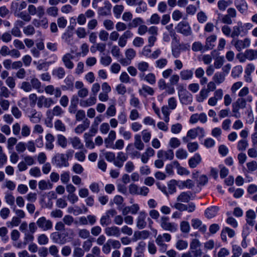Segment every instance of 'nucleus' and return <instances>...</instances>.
<instances>
[{
  "label": "nucleus",
  "mask_w": 257,
  "mask_h": 257,
  "mask_svg": "<svg viewBox=\"0 0 257 257\" xmlns=\"http://www.w3.org/2000/svg\"><path fill=\"white\" fill-rule=\"evenodd\" d=\"M178 95L180 102L185 105L189 104L192 101V97L182 85H180L177 87Z\"/></svg>",
  "instance_id": "f257e3e1"
},
{
  "label": "nucleus",
  "mask_w": 257,
  "mask_h": 257,
  "mask_svg": "<svg viewBox=\"0 0 257 257\" xmlns=\"http://www.w3.org/2000/svg\"><path fill=\"white\" fill-rule=\"evenodd\" d=\"M52 163L58 168L67 167L69 165L68 160L64 154L57 153L52 159Z\"/></svg>",
  "instance_id": "f03ea898"
},
{
  "label": "nucleus",
  "mask_w": 257,
  "mask_h": 257,
  "mask_svg": "<svg viewBox=\"0 0 257 257\" xmlns=\"http://www.w3.org/2000/svg\"><path fill=\"white\" fill-rule=\"evenodd\" d=\"M161 227L165 230L171 232H175L178 228V225L174 222L170 221L169 218L167 216H162L160 220Z\"/></svg>",
  "instance_id": "7ed1b4c3"
},
{
  "label": "nucleus",
  "mask_w": 257,
  "mask_h": 257,
  "mask_svg": "<svg viewBox=\"0 0 257 257\" xmlns=\"http://www.w3.org/2000/svg\"><path fill=\"white\" fill-rule=\"evenodd\" d=\"M246 103L245 99L244 98H238L235 102L232 103V112L234 113L233 116L235 118H239L240 114L239 113L240 109H244L246 107Z\"/></svg>",
  "instance_id": "20e7f679"
},
{
  "label": "nucleus",
  "mask_w": 257,
  "mask_h": 257,
  "mask_svg": "<svg viewBox=\"0 0 257 257\" xmlns=\"http://www.w3.org/2000/svg\"><path fill=\"white\" fill-rule=\"evenodd\" d=\"M117 214L114 209H110L106 211L100 218V224L102 226H107L111 223V217Z\"/></svg>",
  "instance_id": "39448f33"
},
{
  "label": "nucleus",
  "mask_w": 257,
  "mask_h": 257,
  "mask_svg": "<svg viewBox=\"0 0 257 257\" xmlns=\"http://www.w3.org/2000/svg\"><path fill=\"white\" fill-rule=\"evenodd\" d=\"M55 104V101L51 97H46L44 95H41L38 98L37 105L39 108L43 107L46 108H50L52 105Z\"/></svg>",
  "instance_id": "423d86ee"
},
{
  "label": "nucleus",
  "mask_w": 257,
  "mask_h": 257,
  "mask_svg": "<svg viewBox=\"0 0 257 257\" xmlns=\"http://www.w3.org/2000/svg\"><path fill=\"white\" fill-rule=\"evenodd\" d=\"M36 224L39 228L43 231L50 230L53 227L52 222L50 220L47 219L44 216L41 217L37 219Z\"/></svg>",
  "instance_id": "0eeeda50"
},
{
  "label": "nucleus",
  "mask_w": 257,
  "mask_h": 257,
  "mask_svg": "<svg viewBox=\"0 0 257 257\" xmlns=\"http://www.w3.org/2000/svg\"><path fill=\"white\" fill-rule=\"evenodd\" d=\"M147 217V214L144 211H140L138 213V215L136 219V226L139 229L145 228L147 225L146 218Z\"/></svg>",
  "instance_id": "6e6552de"
},
{
  "label": "nucleus",
  "mask_w": 257,
  "mask_h": 257,
  "mask_svg": "<svg viewBox=\"0 0 257 257\" xmlns=\"http://www.w3.org/2000/svg\"><path fill=\"white\" fill-rule=\"evenodd\" d=\"M231 44L235 47L238 51H240L242 49L249 46L250 41L248 38H245L243 40H233L231 41Z\"/></svg>",
  "instance_id": "1a4fd4ad"
},
{
  "label": "nucleus",
  "mask_w": 257,
  "mask_h": 257,
  "mask_svg": "<svg viewBox=\"0 0 257 257\" xmlns=\"http://www.w3.org/2000/svg\"><path fill=\"white\" fill-rule=\"evenodd\" d=\"M64 111L59 105L55 106L52 109H48L46 111V115L50 119L54 116H61Z\"/></svg>",
  "instance_id": "9d476101"
},
{
  "label": "nucleus",
  "mask_w": 257,
  "mask_h": 257,
  "mask_svg": "<svg viewBox=\"0 0 257 257\" xmlns=\"http://www.w3.org/2000/svg\"><path fill=\"white\" fill-rule=\"evenodd\" d=\"M44 91L47 94L49 95H54L56 98L60 97L62 94V92L60 88H55L52 85L46 86L44 88Z\"/></svg>",
  "instance_id": "9b49d317"
},
{
  "label": "nucleus",
  "mask_w": 257,
  "mask_h": 257,
  "mask_svg": "<svg viewBox=\"0 0 257 257\" xmlns=\"http://www.w3.org/2000/svg\"><path fill=\"white\" fill-rule=\"evenodd\" d=\"M104 232L108 236H115L118 237L120 235L119 228L114 225L106 227L104 229Z\"/></svg>",
  "instance_id": "f8f14e48"
},
{
  "label": "nucleus",
  "mask_w": 257,
  "mask_h": 257,
  "mask_svg": "<svg viewBox=\"0 0 257 257\" xmlns=\"http://www.w3.org/2000/svg\"><path fill=\"white\" fill-rule=\"evenodd\" d=\"M157 157L163 161L166 160H171L174 158V152L172 150H168L166 151L160 150L157 153Z\"/></svg>",
  "instance_id": "ddd939ff"
},
{
  "label": "nucleus",
  "mask_w": 257,
  "mask_h": 257,
  "mask_svg": "<svg viewBox=\"0 0 257 257\" xmlns=\"http://www.w3.org/2000/svg\"><path fill=\"white\" fill-rule=\"evenodd\" d=\"M191 225L194 229H198L203 233H204L206 231V225L202 224V221L198 219H192L191 220Z\"/></svg>",
  "instance_id": "4468645a"
},
{
  "label": "nucleus",
  "mask_w": 257,
  "mask_h": 257,
  "mask_svg": "<svg viewBox=\"0 0 257 257\" xmlns=\"http://www.w3.org/2000/svg\"><path fill=\"white\" fill-rule=\"evenodd\" d=\"M74 58V56L70 53H66L65 54L62 60L64 64V66L69 69H72L74 67V64L71 61V60Z\"/></svg>",
  "instance_id": "2eb2a0df"
},
{
  "label": "nucleus",
  "mask_w": 257,
  "mask_h": 257,
  "mask_svg": "<svg viewBox=\"0 0 257 257\" xmlns=\"http://www.w3.org/2000/svg\"><path fill=\"white\" fill-rule=\"evenodd\" d=\"M178 29L180 33L185 35L187 36L191 33V29L189 24L185 21L180 22L178 25Z\"/></svg>",
  "instance_id": "dca6fc26"
},
{
  "label": "nucleus",
  "mask_w": 257,
  "mask_h": 257,
  "mask_svg": "<svg viewBox=\"0 0 257 257\" xmlns=\"http://www.w3.org/2000/svg\"><path fill=\"white\" fill-rule=\"evenodd\" d=\"M127 157L123 152H119L117 153L116 160L114 161V165L118 167L121 168L123 166V163L127 160Z\"/></svg>",
  "instance_id": "f3484780"
},
{
  "label": "nucleus",
  "mask_w": 257,
  "mask_h": 257,
  "mask_svg": "<svg viewBox=\"0 0 257 257\" xmlns=\"http://www.w3.org/2000/svg\"><path fill=\"white\" fill-rule=\"evenodd\" d=\"M140 77L142 80H144L152 85L154 84L156 81V76L153 73H149L147 75L145 73H140Z\"/></svg>",
  "instance_id": "a211bd4d"
},
{
  "label": "nucleus",
  "mask_w": 257,
  "mask_h": 257,
  "mask_svg": "<svg viewBox=\"0 0 257 257\" xmlns=\"http://www.w3.org/2000/svg\"><path fill=\"white\" fill-rule=\"evenodd\" d=\"M201 162L200 155L196 153L193 157H191L188 161V164L190 168H194L197 167Z\"/></svg>",
  "instance_id": "6ab92c4d"
},
{
  "label": "nucleus",
  "mask_w": 257,
  "mask_h": 257,
  "mask_svg": "<svg viewBox=\"0 0 257 257\" xmlns=\"http://www.w3.org/2000/svg\"><path fill=\"white\" fill-rule=\"evenodd\" d=\"M96 102V97L94 95H90V97L85 100H82L80 102L81 106L86 107L95 104Z\"/></svg>",
  "instance_id": "aec40b11"
},
{
  "label": "nucleus",
  "mask_w": 257,
  "mask_h": 257,
  "mask_svg": "<svg viewBox=\"0 0 257 257\" xmlns=\"http://www.w3.org/2000/svg\"><path fill=\"white\" fill-rule=\"evenodd\" d=\"M146 246V243L144 241H141L136 247V252L135 253L134 257H145L144 250Z\"/></svg>",
  "instance_id": "412c9836"
},
{
  "label": "nucleus",
  "mask_w": 257,
  "mask_h": 257,
  "mask_svg": "<svg viewBox=\"0 0 257 257\" xmlns=\"http://www.w3.org/2000/svg\"><path fill=\"white\" fill-rule=\"evenodd\" d=\"M256 215L253 210L250 209L246 212V222L250 226H253L255 223Z\"/></svg>",
  "instance_id": "4be33fe9"
},
{
  "label": "nucleus",
  "mask_w": 257,
  "mask_h": 257,
  "mask_svg": "<svg viewBox=\"0 0 257 257\" xmlns=\"http://www.w3.org/2000/svg\"><path fill=\"white\" fill-rule=\"evenodd\" d=\"M90 123V120L87 118H85L82 124L76 126L75 128V132L76 134H81L89 127Z\"/></svg>",
  "instance_id": "5701e85b"
},
{
  "label": "nucleus",
  "mask_w": 257,
  "mask_h": 257,
  "mask_svg": "<svg viewBox=\"0 0 257 257\" xmlns=\"http://www.w3.org/2000/svg\"><path fill=\"white\" fill-rule=\"evenodd\" d=\"M235 4L237 9L242 14L247 10V5L244 0H235Z\"/></svg>",
  "instance_id": "b1692460"
},
{
  "label": "nucleus",
  "mask_w": 257,
  "mask_h": 257,
  "mask_svg": "<svg viewBox=\"0 0 257 257\" xmlns=\"http://www.w3.org/2000/svg\"><path fill=\"white\" fill-rule=\"evenodd\" d=\"M72 147L76 149H82L83 148V144L81 143L80 139L77 137H74L69 139Z\"/></svg>",
  "instance_id": "393cba45"
},
{
  "label": "nucleus",
  "mask_w": 257,
  "mask_h": 257,
  "mask_svg": "<svg viewBox=\"0 0 257 257\" xmlns=\"http://www.w3.org/2000/svg\"><path fill=\"white\" fill-rule=\"evenodd\" d=\"M45 139L46 141V148L49 150H52L54 147L53 142L55 140V138L54 136L50 133L47 134L45 136Z\"/></svg>",
  "instance_id": "a878e982"
},
{
  "label": "nucleus",
  "mask_w": 257,
  "mask_h": 257,
  "mask_svg": "<svg viewBox=\"0 0 257 257\" xmlns=\"http://www.w3.org/2000/svg\"><path fill=\"white\" fill-rule=\"evenodd\" d=\"M174 167L177 169V173L180 175H188L190 174V172L186 168L181 167L178 161L173 162Z\"/></svg>",
  "instance_id": "bb28decb"
},
{
  "label": "nucleus",
  "mask_w": 257,
  "mask_h": 257,
  "mask_svg": "<svg viewBox=\"0 0 257 257\" xmlns=\"http://www.w3.org/2000/svg\"><path fill=\"white\" fill-rule=\"evenodd\" d=\"M48 21L46 17H38L33 21V24L37 27H47Z\"/></svg>",
  "instance_id": "cd10ccee"
},
{
  "label": "nucleus",
  "mask_w": 257,
  "mask_h": 257,
  "mask_svg": "<svg viewBox=\"0 0 257 257\" xmlns=\"http://www.w3.org/2000/svg\"><path fill=\"white\" fill-rule=\"evenodd\" d=\"M30 121L34 123H38L40 121L42 118L41 112L33 110L31 111V115H29Z\"/></svg>",
  "instance_id": "c85d7f7f"
},
{
  "label": "nucleus",
  "mask_w": 257,
  "mask_h": 257,
  "mask_svg": "<svg viewBox=\"0 0 257 257\" xmlns=\"http://www.w3.org/2000/svg\"><path fill=\"white\" fill-rule=\"evenodd\" d=\"M218 210V207L215 206L208 208L205 211L206 217L208 218H213L216 215Z\"/></svg>",
  "instance_id": "c756f323"
},
{
  "label": "nucleus",
  "mask_w": 257,
  "mask_h": 257,
  "mask_svg": "<svg viewBox=\"0 0 257 257\" xmlns=\"http://www.w3.org/2000/svg\"><path fill=\"white\" fill-rule=\"evenodd\" d=\"M180 75L182 80H187L192 78L193 72V70L189 69L183 70L180 72Z\"/></svg>",
  "instance_id": "7c9ffc66"
},
{
  "label": "nucleus",
  "mask_w": 257,
  "mask_h": 257,
  "mask_svg": "<svg viewBox=\"0 0 257 257\" xmlns=\"http://www.w3.org/2000/svg\"><path fill=\"white\" fill-rule=\"evenodd\" d=\"M134 146L138 150L141 151L144 149L145 145L142 141L141 137L140 135H136L135 136Z\"/></svg>",
  "instance_id": "2f4dec72"
},
{
  "label": "nucleus",
  "mask_w": 257,
  "mask_h": 257,
  "mask_svg": "<svg viewBox=\"0 0 257 257\" xmlns=\"http://www.w3.org/2000/svg\"><path fill=\"white\" fill-rule=\"evenodd\" d=\"M190 192H182L177 197V200L178 202L187 203L190 200Z\"/></svg>",
  "instance_id": "473e14b6"
},
{
  "label": "nucleus",
  "mask_w": 257,
  "mask_h": 257,
  "mask_svg": "<svg viewBox=\"0 0 257 257\" xmlns=\"http://www.w3.org/2000/svg\"><path fill=\"white\" fill-rule=\"evenodd\" d=\"M216 40V36L215 35H212L208 37L206 40V44L204 46L205 50L212 49L214 46V43Z\"/></svg>",
  "instance_id": "72a5a7b5"
},
{
  "label": "nucleus",
  "mask_w": 257,
  "mask_h": 257,
  "mask_svg": "<svg viewBox=\"0 0 257 257\" xmlns=\"http://www.w3.org/2000/svg\"><path fill=\"white\" fill-rule=\"evenodd\" d=\"M57 144L58 146L63 149H65L67 146V140L65 136L62 135H57Z\"/></svg>",
  "instance_id": "f704fd0d"
},
{
  "label": "nucleus",
  "mask_w": 257,
  "mask_h": 257,
  "mask_svg": "<svg viewBox=\"0 0 257 257\" xmlns=\"http://www.w3.org/2000/svg\"><path fill=\"white\" fill-rule=\"evenodd\" d=\"M92 134L90 133H85L84 135V139L86 144V147L90 149L94 148V144L91 140Z\"/></svg>",
  "instance_id": "c9c22d12"
},
{
  "label": "nucleus",
  "mask_w": 257,
  "mask_h": 257,
  "mask_svg": "<svg viewBox=\"0 0 257 257\" xmlns=\"http://www.w3.org/2000/svg\"><path fill=\"white\" fill-rule=\"evenodd\" d=\"M139 93L145 96H146V94L153 95L154 93V91L152 87L147 85H143L142 89L139 90Z\"/></svg>",
  "instance_id": "e433bc0d"
},
{
  "label": "nucleus",
  "mask_w": 257,
  "mask_h": 257,
  "mask_svg": "<svg viewBox=\"0 0 257 257\" xmlns=\"http://www.w3.org/2000/svg\"><path fill=\"white\" fill-rule=\"evenodd\" d=\"M208 90H206L205 88L202 89L196 96L197 101L199 102H203L208 96Z\"/></svg>",
  "instance_id": "4c0bfd02"
},
{
  "label": "nucleus",
  "mask_w": 257,
  "mask_h": 257,
  "mask_svg": "<svg viewBox=\"0 0 257 257\" xmlns=\"http://www.w3.org/2000/svg\"><path fill=\"white\" fill-rule=\"evenodd\" d=\"M177 185V181L175 180H171L168 182L167 188L168 195L176 192Z\"/></svg>",
  "instance_id": "58836bf2"
},
{
  "label": "nucleus",
  "mask_w": 257,
  "mask_h": 257,
  "mask_svg": "<svg viewBox=\"0 0 257 257\" xmlns=\"http://www.w3.org/2000/svg\"><path fill=\"white\" fill-rule=\"evenodd\" d=\"M60 234L57 232H53L51 234V238L54 243L59 244H64L66 242V240L60 239Z\"/></svg>",
  "instance_id": "ea45409f"
},
{
  "label": "nucleus",
  "mask_w": 257,
  "mask_h": 257,
  "mask_svg": "<svg viewBox=\"0 0 257 257\" xmlns=\"http://www.w3.org/2000/svg\"><path fill=\"white\" fill-rule=\"evenodd\" d=\"M52 186V184L49 181H46L44 180H42L38 183V187L41 190L51 189Z\"/></svg>",
  "instance_id": "a19ab883"
},
{
  "label": "nucleus",
  "mask_w": 257,
  "mask_h": 257,
  "mask_svg": "<svg viewBox=\"0 0 257 257\" xmlns=\"http://www.w3.org/2000/svg\"><path fill=\"white\" fill-rule=\"evenodd\" d=\"M31 86L33 89H36L38 92H41V82L36 78L33 77L30 80Z\"/></svg>",
  "instance_id": "79ce46f5"
},
{
  "label": "nucleus",
  "mask_w": 257,
  "mask_h": 257,
  "mask_svg": "<svg viewBox=\"0 0 257 257\" xmlns=\"http://www.w3.org/2000/svg\"><path fill=\"white\" fill-rule=\"evenodd\" d=\"M52 74L59 79H62L65 75V71L63 67H60L54 69Z\"/></svg>",
  "instance_id": "37998d69"
},
{
  "label": "nucleus",
  "mask_w": 257,
  "mask_h": 257,
  "mask_svg": "<svg viewBox=\"0 0 257 257\" xmlns=\"http://www.w3.org/2000/svg\"><path fill=\"white\" fill-rule=\"evenodd\" d=\"M54 128L56 131L61 132H65L66 130L65 125L60 119H57L55 121Z\"/></svg>",
  "instance_id": "c03bdc74"
},
{
  "label": "nucleus",
  "mask_w": 257,
  "mask_h": 257,
  "mask_svg": "<svg viewBox=\"0 0 257 257\" xmlns=\"http://www.w3.org/2000/svg\"><path fill=\"white\" fill-rule=\"evenodd\" d=\"M137 67L141 73H144V72L149 70V64L147 62L141 61L137 64Z\"/></svg>",
  "instance_id": "a18cd8bd"
},
{
  "label": "nucleus",
  "mask_w": 257,
  "mask_h": 257,
  "mask_svg": "<svg viewBox=\"0 0 257 257\" xmlns=\"http://www.w3.org/2000/svg\"><path fill=\"white\" fill-rule=\"evenodd\" d=\"M225 76V74L223 72H217L214 74L213 79L215 83L220 84L224 81Z\"/></svg>",
  "instance_id": "49530a36"
},
{
  "label": "nucleus",
  "mask_w": 257,
  "mask_h": 257,
  "mask_svg": "<svg viewBox=\"0 0 257 257\" xmlns=\"http://www.w3.org/2000/svg\"><path fill=\"white\" fill-rule=\"evenodd\" d=\"M111 5L110 4H106L103 7L100 8L99 9L98 13L99 15L107 16L110 14Z\"/></svg>",
  "instance_id": "de8ad7c7"
},
{
  "label": "nucleus",
  "mask_w": 257,
  "mask_h": 257,
  "mask_svg": "<svg viewBox=\"0 0 257 257\" xmlns=\"http://www.w3.org/2000/svg\"><path fill=\"white\" fill-rule=\"evenodd\" d=\"M245 52L247 59L252 60L257 58V50L249 49Z\"/></svg>",
  "instance_id": "09e8293b"
},
{
  "label": "nucleus",
  "mask_w": 257,
  "mask_h": 257,
  "mask_svg": "<svg viewBox=\"0 0 257 257\" xmlns=\"http://www.w3.org/2000/svg\"><path fill=\"white\" fill-rule=\"evenodd\" d=\"M248 146V143L247 139H242L238 142L237 148L240 151H244L246 149Z\"/></svg>",
  "instance_id": "8fccbe9b"
},
{
  "label": "nucleus",
  "mask_w": 257,
  "mask_h": 257,
  "mask_svg": "<svg viewBox=\"0 0 257 257\" xmlns=\"http://www.w3.org/2000/svg\"><path fill=\"white\" fill-rule=\"evenodd\" d=\"M188 245V244L187 241L180 239L177 241L175 246L177 249L181 250L186 249Z\"/></svg>",
  "instance_id": "3c124183"
},
{
  "label": "nucleus",
  "mask_w": 257,
  "mask_h": 257,
  "mask_svg": "<svg viewBox=\"0 0 257 257\" xmlns=\"http://www.w3.org/2000/svg\"><path fill=\"white\" fill-rule=\"evenodd\" d=\"M119 133L125 140H130L132 137L131 133L126 131L125 128L123 126H121L119 128Z\"/></svg>",
  "instance_id": "603ef678"
},
{
  "label": "nucleus",
  "mask_w": 257,
  "mask_h": 257,
  "mask_svg": "<svg viewBox=\"0 0 257 257\" xmlns=\"http://www.w3.org/2000/svg\"><path fill=\"white\" fill-rule=\"evenodd\" d=\"M168 60L165 58H161L155 62V66L156 68L159 69L164 68L167 64Z\"/></svg>",
  "instance_id": "864d4df0"
},
{
  "label": "nucleus",
  "mask_w": 257,
  "mask_h": 257,
  "mask_svg": "<svg viewBox=\"0 0 257 257\" xmlns=\"http://www.w3.org/2000/svg\"><path fill=\"white\" fill-rule=\"evenodd\" d=\"M8 230L6 227H2L0 228V237L2 240L5 242H7L9 239L7 235Z\"/></svg>",
  "instance_id": "5fc2aeb1"
},
{
  "label": "nucleus",
  "mask_w": 257,
  "mask_h": 257,
  "mask_svg": "<svg viewBox=\"0 0 257 257\" xmlns=\"http://www.w3.org/2000/svg\"><path fill=\"white\" fill-rule=\"evenodd\" d=\"M187 152L183 149H179L176 152V156L179 159H185L187 158Z\"/></svg>",
  "instance_id": "6e6d98bb"
},
{
  "label": "nucleus",
  "mask_w": 257,
  "mask_h": 257,
  "mask_svg": "<svg viewBox=\"0 0 257 257\" xmlns=\"http://www.w3.org/2000/svg\"><path fill=\"white\" fill-rule=\"evenodd\" d=\"M11 94V92L9 89L4 86L0 88V97L8 98Z\"/></svg>",
  "instance_id": "4d7b16f0"
},
{
  "label": "nucleus",
  "mask_w": 257,
  "mask_h": 257,
  "mask_svg": "<svg viewBox=\"0 0 257 257\" xmlns=\"http://www.w3.org/2000/svg\"><path fill=\"white\" fill-rule=\"evenodd\" d=\"M242 67L240 65L236 66L233 68L231 71V75L233 77H238L242 72Z\"/></svg>",
  "instance_id": "13d9d810"
},
{
  "label": "nucleus",
  "mask_w": 257,
  "mask_h": 257,
  "mask_svg": "<svg viewBox=\"0 0 257 257\" xmlns=\"http://www.w3.org/2000/svg\"><path fill=\"white\" fill-rule=\"evenodd\" d=\"M116 110L114 104L110 105L106 111L105 114L107 116L112 117L116 114Z\"/></svg>",
  "instance_id": "bf43d9fd"
},
{
  "label": "nucleus",
  "mask_w": 257,
  "mask_h": 257,
  "mask_svg": "<svg viewBox=\"0 0 257 257\" xmlns=\"http://www.w3.org/2000/svg\"><path fill=\"white\" fill-rule=\"evenodd\" d=\"M192 49L194 52L205 51V48L200 42H195L193 43Z\"/></svg>",
  "instance_id": "052dcab7"
},
{
  "label": "nucleus",
  "mask_w": 257,
  "mask_h": 257,
  "mask_svg": "<svg viewBox=\"0 0 257 257\" xmlns=\"http://www.w3.org/2000/svg\"><path fill=\"white\" fill-rule=\"evenodd\" d=\"M34 233L25 231V237L24 244L26 245L29 242H32L34 239Z\"/></svg>",
  "instance_id": "680f3d73"
},
{
  "label": "nucleus",
  "mask_w": 257,
  "mask_h": 257,
  "mask_svg": "<svg viewBox=\"0 0 257 257\" xmlns=\"http://www.w3.org/2000/svg\"><path fill=\"white\" fill-rule=\"evenodd\" d=\"M48 242L49 238L45 234H42L38 236V242L40 245L47 244Z\"/></svg>",
  "instance_id": "e2e57ef3"
},
{
  "label": "nucleus",
  "mask_w": 257,
  "mask_h": 257,
  "mask_svg": "<svg viewBox=\"0 0 257 257\" xmlns=\"http://www.w3.org/2000/svg\"><path fill=\"white\" fill-rule=\"evenodd\" d=\"M187 147L189 152L193 153L198 150L199 145L197 142H190L188 143Z\"/></svg>",
  "instance_id": "0e129e2a"
},
{
  "label": "nucleus",
  "mask_w": 257,
  "mask_h": 257,
  "mask_svg": "<svg viewBox=\"0 0 257 257\" xmlns=\"http://www.w3.org/2000/svg\"><path fill=\"white\" fill-rule=\"evenodd\" d=\"M190 225L187 221H183L181 222L180 229L182 232L188 233L190 231Z\"/></svg>",
  "instance_id": "69168bd1"
},
{
  "label": "nucleus",
  "mask_w": 257,
  "mask_h": 257,
  "mask_svg": "<svg viewBox=\"0 0 257 257\" xmlns=\"http://www.w3.org/2000/svg\"><path fill=\"white\" fill-rule=\"evenodd\" d=\"M21 89L23 90L25 92H29L32 90L33 88L31 86L30 82L23 81L21 84Z\"/></svg>",
  "instance_id": "338daca9"
},
{
  "label": "nucleus",
  "mask_w": 257,
  "mask_h": 257,
  "mask_svg": "<svg viewBox=\"0 0 257 257\" xmlns=\"http://www.w3.org/2000/svg\"><path fill=\"white\" fill-rule=\"evenodd\" d=\"M84 254V250L79 247H76L73 251V257H82Z\"/></svg>",
  "instance_id": "774afa93"
}]
</instances>
